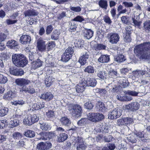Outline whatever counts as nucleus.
<instances>
[{"label": "nucleus", "mask_w": 150, "mask_h": 150, "mask_svg": "<svg viewBox=\"0 0 150 150\" xmlns=\"http://www.w3.org/2000/svg\"><path fill=\"white\" fill-rule=\"evenodd\" d=\"M52 147L51 143L49 142H41L38 143L37 145V148L40 150H45L50 148Z\"/></svg>", "instance_id": "nucleus-6"}, {"label": "nucleus", "mask_w": 150, "mask_h": 150, "mask_svg": "<svg viewBox=\"0 0 150 150\" xmlns=\"http://www.w3.org/2000/svg\"><path fill=\"white\" fill-rule=\"evenodd\" d=\"M88 56V53L87 52H84L82 54L79 60V62L81 65H83L86 63Z\"/></svg>", "instance_id": "nucleus-12"}, {"label": "nucleus", "mask_w": 150, "mask_h": 150, "mask_svg": "<svg viewBox=\"0 0 150 150\" xmlns=\"http://www.w3.org/2000/svg\"><path fill=\"white\" fill-rule=\"evenodd\" d=\"M37 48L38 50L43 52L46 50L45 42L44 41L42 38H40L37 41Z\"/></svg>", "instance_id": "nucleus-8"}, {"label": "nucleus", "mask_w": 150, "mask_h": 150, "mask_svg": "<svg viewBox=\"0 0 150 150\" xmlns=\"http://www.w3.org/2000/svg\"><path fill=\"white\" fill-rule=\"evenodd\" d=\"M87 119L86 118H83L79 120L78 122V125L79 126H82L85 124Z\"/></svg>", "instance_id": "nucleus-62"}, {"label": "nucleus", "mask_w": 150, "mask_h": 150, "mask_svg": "<svg viewBox=\"0 0 150 150\" xmlns=\"http://www.w3.org/2000/svg\"><path fill=\"white\" fill-rule=\"evenodd\" d=\"M69 110L72 115L76 117L81 115L82 109L80 105L77 104H71L69 105Z\"/></svg>", "instance_id": "nucleus-3"}, {"label": "nucleus", "mask_w": 150, "mask_h": 150, "mask_svg": "<svg viewBox=\"0 0 150 150\" xmlns=\"http://www.w3.org/2000/svg\"><path fill=\"white\" fill-rule=\"evenodd\" d=\"M107 48L106 45L102 44H97L94 47L95 50L97 51L101 50H106Z\"/></svg>", "instance_id": "nucleus-34"}, {"label": "nucleus", "mask_w": 150, "mask_h": 150, "mask_svg": "<svg viewBox=\"0 0 150 150\" xmlns=\"http://www.w3.org/2000/svg\"><path fill=\"white\" fill-rule=\"evenodd\" d=\"M8 81L7 78L1 74L0 75V83H5Z\"/></svg>", "instance_id": "nucleus-56"}, {"label": "nucleus", "mask_w": 150, "mask_h": 150, "mask_svg": "<svg viewBox=\"0 0 150 150\" xmlns=\"http://www.w3.org/2000/svg\"><path fill=\"white\" fill-rule=\"evenodd\" d=\"M84 71L88 73H93L95 70L93 67L92 66H88L86 67L84 70Z\"/></svg>", "instance_id": "nucleus-45"}, {"label": "nucleus", "mask_w": 150, "mask_h": 150, "mask_svg": "<svg viewBox=\"0 0 150 150\" xmlns=\"http://www.w3.org/2000/svg\"><path fill=\"white\" fill-rule=\"evenodd\" d=\"M97 74L98 76L101 79L106 78V74L104 71H98Z\"/></svg>", "instance_id": "nucleus-46"}, {"label": "nucleus", "mask_w": 150, "mask_h": 150, "mask_svg": "<svg viewBox=\"0 0 150 150\" xmlns=\"http://www.w3.org/2000/svg\"><path fill=\"white\" fill-rule=\"evenodd\" d=\"M104 117V115L102 114L96 113V122H98L103 119Z\"/></svg>", "instance_id": "nucleus-52"}, {"label": "nucleus", "mask_w": 150, "mask_h": 150, "mask_svg": "<svg viewBox=\"0 0 150 150\" xmlns=\"http://www.w3.org/2000/svg\"><path fill=\"white\" fill-rule=\"evenodd\" d=\"M8 109L7 108L2 107L1 109L0 108V117H2L5 116L7 113Z\"/></svg>", "instance_id": "nucleus-41"}, {"label": "nucleus", "mask_w": 150, "mask_h": 150, "mask_svg": "<svg viewBox=\"0 0 150 150\" xmlns=\"http://www.w3.org/2000/svg\"><path fill=\"white\" fill-rule=\"evenodd\" d=\"M96 108L98 111H102L104 110L105 106L103 103L99 102L96 104Z\"/></svg>", "instance_id": "nucleus-31"}, {"label": "nucleus", "mask_w": 150, "mask_h": 150, "mask_svg": "<svg viewBox=\"0 0 150 150\" xmlns=\"http://www.w3.org/2000/svg\"><path fill=\"white\" fill-rule=\"evenodd\" d=\"M93 104L89 100H88V101L84 104L85 108L88 110L92 109L93 107Z\"/></svg>", "instance_id": "nucleus-38"}, {"label": "nucleus", "mask_w": 150, "mask_h": 150, "mask_svg": "<svg viewBox=\"0 0 150 150\" xmlns=\"http://www.w3.org/2000/svg\"><path fill=\"white\" fill-rule=\"evenodd\" d=\"M144 27L146 32H149L150 31V21L145 22L144 23Z\"/></svg>", "instance_id": "nucleus-42"}, {"label": "nucleus", "mask_w": 150, "mask_h": 150, "mask_svg": "<svg viewBox=\"0 0 150 150\" xmlns=\"http://www.w3.org/2000/svg\"><path fill=\"white\" fill-rule=\"evenodd\" d=\"M15 83L17 85L22 87L30 83V81L24 78H18L16 80Z\"/></svg>", "instance_id": "nucleus-7"}, {"label": "nucleus", "mask_w": 150, "mask_h": 150, "mask_svg": "<svg viewBox=\"0 0 150 150\" xmlns=\"http://www.w3.org/2000/svg\"><path fill=\"white\" fill-rule=\"evenodd\" d=\"M107 37L109 42L112 44H116L119 41V35L116 33H108Z\"/></svg>", "instance_id": "nucleus-5"}, {"label": "nucleus", "mask_w": 150, "mask_h": 150, "mask_svg": "<svg viewBox=\"0 0 150 150\" xmlns=\"http://www.w3.org/2000/svg\"><path fill=\"white\" fill-rule=\"evenodd\" d=\"M108 74L109 77L111 78H115L117 76V73L116 71L114 70L110 67L108 71Z\"/></svg>", "instance_id": "nucleus-25"}, {"label": "nucleus", "mask_w": 150, "mask_h": 150, "mask_svg": "<svg viewBox=\"0 0 150 150\" xmlns=\"http://www.w3.org/2000/svg\"><path fill=\"white\" fill-rule=\"evenodd\" d=\"M61 124L63 125L68 126L71 123V122L67 117H64L60 119Z\"/></svg>", "instance_id": "nucleus-19"}, {"label": "nucleus", "mask_w": 150, "mask_h": 150, "mask_svg": "<svg viewBox=\"0 0 150 150\" xmlns=\"http://www.w3.org/2000/svg\"><path fill=\"white\" fill-rule=\"evenodd\" d=\"M123 121H124L125 122V125H127L128 124H131L133 123V120L129 117H127L124 118V120Z\"/></svg>", "instance_id": "nucleus-50"}, {"label": "nucleus", "mask_w": 150, "mask_h": 150, "mask_svg": "<svg viewBox=\"0 0 150 150\" xmlns=\"http://www.w3.org/2000/svg\"><path fill=\"white\" fill-rule=\"evenodd\" d=\"M103 20L104 22L108 24H110L112 21L110 18L108 16H105L103 18Z\"/></svg>", "instance_id": "nucleus-63"}, {"label": "nucleus", "mask_w": 150, "mask_h": 150, "mask_svg": "<svg viewBox=\"0 0 150 150\" xmlns=\"http://www.w3.org/2000/svg\"><path fill=\"white\" fill-rule=\"evenodd\" d=\"M31 119V117L29 115H27L23 119V123L25 125L29 126L31 125L32 124Z\"/></svg>", "instance_id": "nucleus-24"}, {"label": "nucleus", "mask_w": 150, "mask_h": 150, "mask_svg": "<svg viewBox=\"0 0 150 150\" xmlns=\"http://www.w3.org/2000/svg\"><path fill=\"white\" fill-rule=\"evenodd\" d=\"M132 22L134 24V25L135 27L137 26L139 27L141 25L142 22L138 20H136L135 18H132Z\"/></svg>", "instance_id": "nucleus-53"}, {"label": "nucleus", "mask_w": 150, "mask_h": 150, "mask_svg": "<svg viewBox=\"0 0 150 150\" xmlns=\"http://www.w3.org/2000/svg\"><path fill=\"white\" fill-rule=\"evenodd\" d=\"M19 121L16 119L11 120L9 122V125L11 127H14L18 125L19 124Z\"/></svg>", "instance_id": "nucleus-44"}, {"label": "nucleus", "mask_w": 150, "mask_h": 150, "mask_svg": "<svg viewBox=\"0 0 150 150\" xmlns=\"http://www.w3.org/2000/svg\"><path fill=\"white\" fill-rule=\"evenodd\" d=\"M134 52L140 58L150 59V42H144L136 47Z\"/></svg>", "instance_id": "nucleus-1"}, {"label": "nucleus", "mask_w": 150, "mask_h": 150, "mask_svg": "<svg viewBox=\"0 0 150 150\" xmlns=\"http://www.w3.org/2000/svg\"><path fill=\"white\" fill-rule=\"evenodd\" d=\"M145 71L143 70H136L133 72L134 76L135 78H138L140 75H143L145 74Z\"/></svg>", "instance_id": "nucleus-33"}, {"label": "nucleus", "mask_w": 150, "mask_h": 150, "mask_svg": "<svg viewBox=\"0 0 150 150\" xmlns=\"http://www.w3.org/2000/svg\"><path fill=\"white\" fill-rule=\"evenodd\" d=\"M86 86V84L82 79L79 82V84H77L76 86V91L78 93L82 92L84 91Z\"/></svg>", "instance_id": "nucleus-13"}, {"label": "nucleus", "mask_w": 150, "mask_h": 150, "mask_svg": "<svg viewBox=\"0 0 150 150\" xmlns=\"http://www.w3.org/2000/svg\"><path fill=\"white\" fill-rule=\"evenodd\" d=\"M121 21L123 23L127 24L129 22L128 17L126 16H123L121 17Z\"/></svg>", "instance_id": "nucleus-64"}, {"label": "nucleus", "mask_w": 150, "mask_h": 150, "mask_svg": "<svg viewBox=\"0 0 150 150\" xmlns=\"http://www.w3.org/2000/svg\"><path fill=\"white\" fill-rule=\"evenodd\" d=\"M136 137H138L139 140H141L142 141L145 142L147 140L146 138H145L144 137V132H134Z\"/></svg>", "instance_id": "nucleus-17"}, {"label": "nucleus", "mask_w": 150, "mask_h": 150, "mask_svg": "<svg viewBox=\"0 0 150 150\" xmlns=\"http://www.w3.org/2000/svg\"><path fill=\"white\" fill-rule=\"evenodd\" d=\"M110 60L109 56L106 55H101L98 59V62L101 63H107Z\"/></svg>", "instance_id": "nucleus-20"}, {"label": "nucleus", "mask_w": 150, "mask_h": 150, "mask_svg": "<svg viewBox=\"0 0 150 150\" xmlns=\"http://www.w3.org/2000/svg\"><path fill=\"white\" fill-rule=\"evenodd\" d=\"M53 97V95L50 92H46L42 94L40 98L47 101H50L52 99Z\"/></svg>", "instance_id": "nucleus-14"}, {"label": "nucleus", "mask_w": 150, "mask_h": 150, "mask_svg": "<svg viewBox=\"0 0 150 150\" xmlns=\"http://www.w3.org/2000/svg\"><path fill=\"white\" fill-rule=\"evenodd\" d=\"M20 93H23V92L25 93H28L33 94L35 92V90L31 86L27 87L26 86H24L23 87L19 88Z\"/></svg>", "instance_id": "nucleus-10"}, {"label": "nucleus", "mask_w": 150, "mask_h": 150, "mask_svg": "<svg viewBox=\"0 0 150 150\" xmlns=\"http://www.w3.org/2000/svg\"><path fill=\"white\" fill-rule=\"evenodd\" d=\"M24 14L25 17L35 16L37 15V13L34 10H32L26 11L24 12Z\"/></svg>", "instance_id": "nucleus-29"}, {"label": "nucleus", "mask_w": 150, "mask_h": 150, "mask_svg": "<svg viewBox=\"0 0 150 150\" xmlns=\"http://www.w3.org/2000/svg\"><path fill=\"white\" fill-rule=\"evenodd\" d=\"M40 129L43 130H49L51 129L50 125L47 123H40Z\"/></svg>", "instance_id": "nucleus-28"}, {"label": "nucleus", "mask_w": 150, "mask_h": 150, "mask_svg": "<svg viewBox=\"0 0 150 150\" xmlns=\"http://www.w3.org/2000/svg\"><path fill=\"white\" fill-rule=\"evenodd\" d=\"M11 103L14 106H17L18 105L22 106L25 103V102L22 100H16L11 101Z\"/></svg>", "instance_id": "nucleus-32"}, {"label": "nucleus", "mask_w": 150, "mask_h": 150, "mask_svg": "<svg viewBox=\"0 0 150 150\" xmlns=\"http://www.w3.org/2000/svg\"><path fill=\"white\" fill-rule=\"evenodd\" d=\"M83 31L84 37L88 39L91 38L93 35V32L91 29H85Z\"/></svg>", "instance_id": "nucleus-16"}, {"label": "nucleus", "mask_w": 150, "mask_h": 150, "mask_svg": "<svg viewBox=\"0 0 150 150\" xmlns=\"http://www.w3.org/2000/svg\"><path fill=\"white\" fill-rule=\"evenodd\" d=\"M74 52L73 49L71 47H68L66 49L65 52H64L65 54H67V55H70V56L71 57L72 54Z\"/></svg>", "instance_id": "nucleus-58"}, {"label": "nucleus", "mask_w": 150, "mask_h": 150, "mask_svg": "<svg viewBox=\"0 0 150 150\" xmlns=\"http://www.w3.org/2000/svg\"><path fill=\"white\" fill-rule=\"evenodd\" d=\"M12 137L15 139H19L22 138V136L20 132H16L13 133L12 134Z\"/></svg>", "instance_id": "nucleus-49"}, {"label": "nucleus", "mask_w": 150, "mask_h": 150, "mask_svg": "<svg viewBox=\"0 0 150 150\" xmlns=\"http://www.w3.org/2000/svg\"><path fill=\"white\" fill-rule=\"evenodd\" d=\"M42 62L40 59H38L35 62L34 64L32 65V68L34 69H36L38 67H41L42 64Z\"/></svg>", "instance_id": "nucleus-43"}, {"label": "nucleus", "mask_w": 150, "mask_h": 150, "mask_svg": "<svg viewBox=\"0 0 150 150\" xmlns=\"http://www.w3.org/2000/svg\"><path fill=\"white\" fill-rule=\"evenodd\" d=\"M24 134L26 137L30 138L33 137L35 135V132L30 130H27L25 131Z\"/></svg>", "instance_id": "nucleus-30"}, {"label": "nucleus", "mask_w": 150, "mask_h": 150, "mask_svg": "<svg viewBox=\"0 0 150 150\" xmlns=\"http://www.w3.org/2000/svg\"><path fill=\"white\" fill-rule=\"evenodd\" d=\"M74 52L73 49L71 47H68L66 49L65 52H64L65 54H67V55H70V56L71 57L72 54Z\"/></svg>", "instance_id": "nucleus-57"}, {"label": "nucleus", "mask_w": 150, "mask_h": 150, "mask_svg": "<svg viewBox=\"0 0 150 150\" xmlns=\"http://www.w3.org/2000/svg\"><path fill=\"white\" fill-rule=\"evenodd\" d=\"M88 118L90 120L96 122V113H89L88 115Z\"/></svg>", "instance_id": "nucleus-40"}, {"label": "nucleus", "mask_w": 150, "mask_h": 150, "mask_svg": "<svg viewBox=\"0 0 150 150\" xmlns=\"http://www.w3.org/2000/svg\"><path fill=\"white\" fill-rule=\"evenodd\" d=\"M68 137L67 134L65 133H61L58 136L57 140L59 142H62L66 140Z\"/></svg>", "instance_id": "nucleus-21"}, {"label": "nucleus", "mask_w": 150, "mask_h": 150, "mask_svg": "<svg viewBox=\"0 0 150 150\" xmlns=\"http://www.w3.org/2000/svg\"><path fill=\"white\" fill-rule=\"evenodd\" d=\"M98 5L101 8L106 10L108 6V2L106 0H100L98 3Z\"/></svg>", "instance_id": "nucleus-27"}, {"label": "nucleus", "mask_w": 150, "mask_h": 150, "mask_svg": "<svg viewBox=\"0 0 150 150\" xmlns=\"http://www.w3.org/2000/svg\"><path fill=\"white\" fill-rule=\"evenodd\" d=\"M125 60L124 56L122 54L117 55L116 57L115 58V60L118 62H122Z\"/></svg>", "instance_id": "nucleus-37"}, {"label": "nucleus", "mask_w": 150, "mask_h": 150, "mask_svg": "<svg viewBox=\"0 0 150 150\" xmlns=\"http://www.w3.org/2000/svg\"><path fill=\"white\" fill-rule=\"evenodd\" d=\"M122 110L119 108H116L112 111L109 112L108 118L110 119H116L121 115Z\"/></svg>", "instance_id": "nucleus-4"}, {"label": "nucleus", "mask_w": 150, "mask_h": 150, "mask_svg": "<svg viewBox=\"0 0 150 150\" xmlns=\"http://www.w3.org/2000/svg\"><path fill=\"white\" fill-rule=\"evenodd\" d=\"M82 79L86 84V86L94 87L96 85L97 81L94 78L87 77L86 78V80L84 79Z\"/></svg>", "instance_id": "nucleus-9"}, {"label": "nucleus", "mask_w": 150, "mask_h": 150, "mask_svg": "<svg viewBox=\"0 0 150 150\" xmlns=\"http://www.w3.org/2000/svg\"><path fill=\"white\" fill-rule=\"evenodd\" d=\"M84 18L82 16H77L72 20V21H75L80 22H81L84 21Z\"/></svg>", "instance_id": "nucleus-59"}, {"label": "nucleus", "mask_w": 150, "mask_h": 150, "mask_svg": "<svg viewBox=\"0 0 150 150\" xmlns=\"http://www.w3.org/2000/svg\"><path fill=\"white\" fill-rule=\"evenodd\" d=\"M17 45V42L13 40H9L6 43V46L10 48H13Z\"/></svg>", "instance_id": "nucleus-22"}, {"label": "nucleus", "mask_w": 150, "mask_h": 150, "mask_svg": "<svg viewBox=\"0 0 150 150\" xmlns=\"http://www.w3.org/2000/svg\"><path fill=\"white\" fill-rule=\"evenodd\" d=\"M49 132H42L39 133L38 135L39 136L38 139L40 140H46L49 138Z\"/></svg>", "instance_id": "nucleus-18"}, {"label": "nucleus", "mask_w": 150, "mask_h": 150, "mask_svg": "<svg viewBox=\"0 0 150 150\" xmlns=\"http://www.w3.org/2000/svg\"><path fill=\"white\" fill-rule=\"evenodd\" d=\"M52 83V79L50 77V76L45 79V83L47 87L50 86L51 85Z\"/></svg>", "instance_id": "nucleus-61"}, {"label": "nucleus", "mask_w": 150, "mask_h": 150, "mask_svg": "<svg viewBox=\"0 0 150 150\" xmlns=\"http://www.w3.org/2000/svg\"><path fill=\"white\" fill-rule=\"evenodd\" d=\"M125 93L126 94H127L129 95H131L133 96H137L138 93V92H137L135 91H132L130 90H128L127 91H126Z\"/></svg>", "instance_id": "nucleus-55"}, {"label": "nucleus", "mask_w": 150, "mask_h": 150, "mask_svg": "<svg viewBox=\"0 0 150 150\" xmlns=\"http://www.w3.org/2000/svg\"><path fill=\"white\" fill-rule=\"evenodd\" d=\"M70 55H67L64 53L62 55V61L65 62H68L70 59L71 57L70 56Z\"/></svg>", "instance_id": "nucleus-48"}, {"label": "nucleus", "mask_w": 150, "mask_h": 150, "mask_svg": "<svg viewBox=\"0 0 150 150\" xmlns=\"http://www.w3.org/2000/svg\"><path fill=\"white\" fill-rule=\"evenodd\" d=\"M87 146V145L84 142L77 145L76 149L77 150H84L86 148Z\"/></svg>", "instance_id": "nucleus-39"}, {"label": "nucleus", "mask_w": 150, "mask_h": 150, "mask_svg": "<svg viewBox=\"0 0 150 150\" xmlns=\"http://www.w3.org/2000/svg\"><path fill=\"white\" fill-rule=\"evenodd\" d=\"M60 33V31L57 30H55L52 33L51 36V38L52 39L56 40L59 38V36Z\"/></svg>", "instance_id": "nucleus-26"}, {"label": "nucleus", "mask_w": 150, "mask_h": 150, "mask_svg": "<svg viewBox=\"0 0 150 150\" xmlns=\"http://www.w3.org/2000/svg\"><path fill=\"white\" fill-rule=\"evenodd\" d=\"M12 59L13 63L18 67H23L28 63L26 57L23 54H13L12 55Z\"/></svg>", "instance_id": "nucleus-2"}, {"label": "nucleus", "mask_w": 150, "mask_h": 150, "mask_svg": "<svg viewBox=\"0 0 150 150\" xmlns=\"http://www.w3.org/2000/svg\"><path fill=\"white\" fill-rule=\"evenodd\" d=\"M69 31L72 32L75 30L76 28V24L72 21L70 22V23Z\"/></svg>", "instance_id": "nucleus-54"}, {"label": "nucleus", "mask_w": 150, "mask_h": 150, "mask_svg": "<svg viewBox=\"0 0 150 150\" xmlns=\"http://www.w3.org/2000/svg\"><path fill=\"white\" fill-rule=\"evenodd\" d=\"M84 142V141L83 139L82 138L79 137H76L74 141V142L75 143V145L77 144V145Z\"/></svg>", "instance_id": "nucleus-47"}, {"label": "nucleus", "mask_w": 150, "mask_h": 150, "mask_svg": "<svg viewBox=\"0 0 150 150\" xmlns=\"http://www.w3.org/2000/svg\"><path fill=\"white\" fill-rule=\"evenodd\" d=\"M70 8L71 10L76 12H79L81 11V8L80 6L73 7L70 6Z\"/></svg>", "instance_id": "nucleus-60"}, {"label": "nucleus", "mask_w": 150, "mask_h": 150, "mask_svg": "<svg viewBox=\"0 0 150 150\" xmlns=\"http://www.w3.org/2000/svg\"><path fill=\"white\" fill-rule=\"evenodd\" d=\"M14 96V94L11 91H9L6 94H5L4 97L6 99L11 100Z\"/></svg>", "instance_id": "nucleus-35"}, {"label": "nucleus", "mask_w": 150, "mask_h": 150, "mask_svg": "<svg viewBox=\"0 0 150 150\" xmlns=\"http://www.w3.org/2000/svg\"><path fill=\"white\" fill-rule=\"evenodd\" d=\"M139 104L137 102H133L126 105L125 108L128 110L134 111L138 110L139 108Z\"/></svg>", "instance_id": "nucleus-11"}, {"label": "nucleus", "mask_w": 150, "mask_h": 150, "mask_svg": "<svg viewBox=\"0 0 150 150\" xmlns=\"http://www.w3.org/2000/svg\"><path fill=\"white\" fill-rule=\"evenodd\" d=\"M45 107V103L44 102L35 103L34 104L33 108L35 110H39Z\"/></svg>", "instance_id": "nucleus-23"}, {"label": "nucleus", "mask_w": 150, "mask_h": 150, "mask_svg": "<svg viewBox=\"0 0 150 150\" xmlns=\"http://www.w3.org/2000/svg\"><path fill=\"white\" fill-rule=\"evenodd\" d=\"M31 40L30 37L27 35H23L20 38V41L22 44H26L30 42Z\"/></svg>", "instance_id": "nucleus-15"}, {"label": "nucleus", "mask_w": 150, "mask_h": 150, "mask_svg": "<svg viewBox=\"0 0 150 150\" xmlns=\"http://www.w3.org/2000/svg\"><path fill=\"white\" fill-rule=\"evenodd\" d=\"M31 117V120L32 122V124L37 122L39 120V118L37 117L36 115L33 114V115H29Z\"/></svg>", "instance_id": "nucleus-51"}, {"label": "nucleus", "mask_w": 150, "mask_h": 150, "mask_svg": "<svg viewBox=\"0 0 150 150\" xmlns=\"http://www.w3.org/2000/svg\"><path fill=\"white\" fill-rule=\"evenodd\" d=\"M136 137V136L134 133L133 134L129 135L128 137H127V139L129 141L132 143H134L137 140Z\"/></svg>", "instance_id": "nucleus-36"}]
</instances>
